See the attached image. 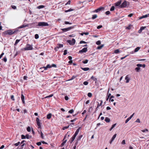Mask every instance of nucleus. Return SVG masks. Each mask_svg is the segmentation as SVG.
<instances>
[{"instance_id": "f257e3e1", "label": "nucleus", "mask_w": 149, "mask_h": 149, "mask_svg": "<svg viewBox=\"0 0 149 149\" xmlns=\"http://www.w3.org/2000/svg\"><path fill=\"white\" fill-rule=\"evenodd\" d=\"M18 27L15 30H14L13 31L10 30H8L5 31L6 34H8L9 35H11L13 34L17 33L18 31Z\"/></svg>"}, {"instance_id": "f03ea898", "label": "nucleus", "mask_w": 149, "mask_h": 149, "mask_svg": "<svg viewBox=\"0 0 149 149\" xmlns=\"http://www.w3.org/2000/svg\"><path fill=\"white\" fill-rule=\"evenodd\" d=\"M80 128V127H79L76 131L75 132V133L72 136V137L70 139V143H72L73 141H74V139H75V138L76 136L78 134L79 130Z\"/></svg>"}, {"instance_id": "7ed1b4c3", "label": "nucleus", "mask_w": 149, "mask_h": 149, "mask_svg": "<svg viewBox=\"0 0 149 149\" xmlns=\"http://www.w3.org/2000/svg\"><path fill=\"white\" fill-rule=\"evenodd\" d=\"M19 42V39L16 40L15 43L14 44L15 49L14 52V56H16L18 54V51L17 50V48L16 46L17 44Z\"/></svg>"}, {"instance_id": "20e7f679", "label": "nucleus", "mask_w": 149, "mask_h": 149, "mask_svg": "<svg viewBox=\"0 0 149 149\" xmlns=\"http://www.w3.org/2000/svg\"><path fill=\"white\" fill-rule=\"evenodd\" d=\"M49 24L47 22H39L38 23V25H37V26L43 27L45 26H47Z\"/></svg>"}, {"instance_id": "39448f33", "label": "nucleus", "mask_w": 149, "mask_h": 149, "mask_svg": "<svg viewBox=\"0 0 149 149\" xmlns=\"http://www.w3.org/2000/svg\"><path fill=\"white\" fill-rule=\"evenodd\" d=\"M25 50H30L33 49V47L32 45L29 44H27L26 47L24 48Z\"/></svg>"}, {"instance_id": "423d86ee", "label": "nucleus", "mask_w": 149, "mask_h": 149, "mask_svg": "<svg viewBox=\"0 0 149 149\" xmlns=\"http://www.w3.org/2000/svg\"><path fill=\"white\" fill-rule=\"evenodd\" d=\"M67 42L70 45H74L75 43V40L74 39L72 38V40H68Z\"/></svg>"}, {"instance_id": "0eeeda50", "label": "nucleus", "mask_w": 149, "mask_h": 149, "mask_svg": "<svg viewBox=\"0 0 149 149\" xmlns=\"http://www.w3.org/2000/svg\"><path fill=\"white\" fill-rule=\"evenodd\" d=\"M72 28L73 27H70L62 29H61L62 30L63 32H65L70 31L71 29H72Z\"/></svg>"}, {"instance_id": "6e6552de", "label": "nucleus", "mask_w": 149, "mask_h": 149, "mask_svg": "<svg viewBox=\"0 0 149 149\" xmlns=\"http://www.w3.org/2000/svg\"><path fill=\"white\" fill-rule=\"evenodd\" d=\"M127 6V3L126 1H124L122 4L120 6V7L121 8L125 7Z\"/></svg>"}, {"instance_id": "1a4fd4ad", "label": "nucleus", "mask_w": 149, "mask_h": 149, "mask_svg": "<svg viewBox=\"0 0 149 149\" xmlns=\"http://www.w3.org/2000/svg\"><path fill=\"white\" fill-rule=\"evenodd\" d=\"M35 24V23L33 22L31 24H24L22 25L21 26H19V28H22L25 27L26 26H28L30 24L34 25V24Z\"/></svg>"}, {"instance_id": "9d476101", "label": "nucleus", "mask_w": 149, "mask_h": 149, "mask_svg": "<svg viewBox=\"0 0 149 149\" xmlns=\"http://www.w3.org/2000/svg\"><path fill=\"white\" fill-rule=\"evenodd\" d=\"M87 51V48L84 47L82 49L80 50L79 51V53H81L84 52H86Z\"/></svg>"}, {"instance_id": "9b49d317", "label": "nucleus", "mask_w": 149, "mask_h": 149, "mask_svg": "<svg viewBox=\"0 0 149 149\" xmlns=\"http://www.w3.org/2000/svg\"><path fill=\"white\" fill-rule=\"evenodd\" d=\"M104 9V7H101L97 9L96 10H95L93 11V12L98 13V12H100V11L102 10L103 9Z\"/></svg>"}, {"instance_id": "f8f14e48", "label": "nucleus", "mask_w": 149, "mask_h": 149, "mask_svg": "<svg viewBox=\"0 0 149 149\" xmlns=\"http://www.w3.org/2000/svg\"><path fill=\"white\" fill-rule=\"evenodd\" d=\"M36 121L37 125V126L39 128L41 126L40 125V120L39 119V118H36Z\"/></svg>"}, {"instance_id": "ddd939ff", "label": "nucleus", "mask_w": 149, "mask_h": 149, "mask_svg": "<svg viewBox=\"0 0 149 149\" xmlns=\"http://www.w3.org/2000/svg\"><path fill=\"white\" fill-rule=\"evenodd\" d=\"M66 135H67L66 134L64 136V138L63 140L64 141L63 143H62L61 144V146H63L67 141V139L65 140V139L66 137Z\"/></svg>"}, {"instance_id": "4468645a", "label": "nucleus", "mask_w": 149, "mask_h": 149, "mask_svg": "<svg viewBox=\"0 0 149 149\" xmlns=\"http://www.w3.org/2000/svg\"><path fill=\"white\" fill-rule=\"evenodd\" d=\"M140 47H137L134 50V51H132L130 52L131 54H133L134 52H137L140 49Z\"/></svg>"}, {"instance_id": "2eb2a0df", "label": "nucleus", "mask_w": 149, "mask_h": 149, "mask_svg": "<svg viewBox=\"0 0 149 149\" xmlns=\"http://www.w3.org/2000/svg\"><path fill=\"white\" fill-rule=\"evenodd\" d=\"M21 98L23 103L25 104V98L24 95L22 94H21Z\"/></svg>"}, {"instance_id": "dca6fc26", "label": "nucleus", "mask_w": 149, "mask_h": 149, "mask_svg": "<svg viewBox=\"0 0 149 149\" xmlns=\"http://www.w3.org/2000/svg\"><path fill=\"white\" fill-rule=\"evenodd\" d=\"M125 79L126 80V83H128L129 82L130 80V78L129 77V75H126L125 77Z\"/></svg>"}, {"instance_id": "f3484780", "label": "nucleus", "mask_w": 149, "mask_h": 149, "mask_svg": "<svg viewBox=\"0 0 149 149\" xmlns=\"http://www.w3.org/2000/svg\"><path fill=\"white\" fill-rule=\"evenodd\" d=\"M121 0L115 3V5L116 6H120V5L121 3Z\"/></svg>"}, {"instance_id": "a211bd4d", "label": "nucleus", "mask_w": 149, "mask_h": 149, "mask_svg": "<svg viewBox=\"0 0 149 149\" xmlns=\"http://www.w3.org/2000/svg\"><path fill=\"white\" fill-rule=\"evenodd\" d=\"M148 17V15L147 14L145 15H143L142 16L140 17L139 18V19H141L143 18H146Z\"/></svg>"}, {"instance_id": "6ab92c4d", "label": "nucleus", "mask_w": 149, "mask_h": 149, "mask_svg": "<svg viewBox=\"0 0 149 149\" xmlns=\"http://www.w3.org/2000/svg\"><path fill=\"white\" fill-rule=\"evenodd\" d=\"M52 115V114L51 113H49L48 114H47V118L48 119H50Z\"/></svg>"}, {"instance_id": "aec40b11", "label": "nucleus", "mask_w": 149, "mask_h": 149, "mask_svg": "<svg viewBox=\"0 0 149 149\" xmlns=\"http://www.w3.org/2000/svg\"><path fill=\"white\" fill-rule=\"evenodd\" d=\"M57 48L59 49L60 48L62 47H63V44H58L57 45Z\"/></svg>"}, {"instance_id": "412c9836", "label": "nucleus", "mask_w": 149, "mask_h": 149, "mask_svg": "<svg viewBox=\"0 0 149 149\" xmlns=\"http://www.w3.org/2000/svg\"><path fill=\"white\" fill-rule=\"evenodd\" d=\"M77 77V75H73L70 79H69L68 81H70L73 80L75 78Z\"/></svg>"}, {"instance_id": "4be33fe9", "label": "nucleus", "mask_w": 149, "mask_h": 149, "mask_svg": "<svg viewBox=\"0 0 149 149\" xmlns=\"http://www.w3.org/2000/svg\"><path fill=\"white\" fill-rule=\"evenodd\" d=\"M81 69L84 71H86L88 70L89 68H81Z\"/></svg>"}, {"instance_id": "5701e85b", "label": "nucleus", "mask_w": 149, "mask_h": 149, "mask_svg": "<svg viewBox=\"0 0 149 149\" xmlns=\"http://www.w3.org/2000/svg\"><path fill=\"white\" fill-rule=\"evenodd\" d=\"M105 121L107 123H109L110 121V119L108 117H106L105 119Z\"/></svg>"}, {"instance_id": "b1692460", "label": "nucleus", "mask_w": 149, "mask_h": 149, "mask_svg": "<svg viewBox=\"0 0 149 149\" xmlns=\"http://www.w3.org/2000/svg\"><path fill=\"white\" fill-rule=\"evenodd\" d=\"M104 45H102L100 46H98L97 48V49H101L102 47H103Z\"/></svg>"}, {"instance_id": "393cba45", "label": "nucleus", "mask_w": 149, "mask_h": 149, "mask_svg": "<svg viewBox=\"0 0 149 149\" xmlns=\"http://www.w3.org/2000/svg\"><path fill=\"white\" fill-rule=\"evenodd\" d=\"M116 136H117V134H115L112 136L111 139L113 141L114 140V139H115V138L116 137Z\"/></svg>"}, {"instance_id": "a878e982", "label": "nucleus", "mask_w": 149, "mask_h": 149, "mask_svg": "<svg viewBox=\"0 0 149 149\" xmlns=\"http://www.w3.org/2000/svg\"><path fill=\"white\" fill-rule=\"evenodd\" d=\"M26 138H27V139H30L31 138V136L27 134L26 135Z\"/></svg>"}, {"instance_id": "bb28decb", "label": "nucleus", "mask_w": 149, "mask_h": 149, "mask_svg": "<svg viewBox=\"0 0 149 149\" xmlns=\"http://www.w3.org/2000/svg\"><path fill=\"white\" fill-rule=\"evenodd\" d=\"M44 7V6L43 5H40L37 7L38 9H40Z\"/></svg>"}, {"instance_id": "cd10ccee", "label": "nucleus", "mask_w": 149, "mask_h": 149, "mask_svg": "<svg viewBox=\"0 0 149 149\" xmlns=\"http://www.w3.org/2000/svg\"><path fill=\"white\" fill-rule=\"evenodd\" d=\"M97 17V15L96 14L94 15H92V18L93 19H94L96 18Z\"/></svg>"}, {"instance_id": "c85d7f7f", "label": "nucleus", "mask_w": 149, "mask_h": 149, "mask_svg": "<svg viewBox=\"0 0 149 149\" xmlns=\"http://www.w3.org/2000/svg\"><path fill=\"white\" fill-rule=\"evenodd\" d=\"M111 93H108V95H107V99H106V100L107 101L108 100L109 97L111 96Z\"/></svg>"}, {"instance_id": "c756f323", "label": "nucleus", "mask_w": 149, "mask_h": 149, "mask_svg": "<svg viewBox=\"0 0 149 149\" xmlns=\"http://www.w3.org/2000/svg\"><path fill=\"white\" fill-rule=\"evenodd\" d=\"M91 79H93V80L94 81H96L97 80V79H96V78H95V77H94L93 76H92L91 77Z\"/></svg>"}, {"instance_id": "7c9ffc66", "label": "nucleus", "mask_w": 149, "mask_h": 149, "mask_svg": "<svg viewBox=\"0 0 149 149\" xmlns=\"http://www.w3.org/2000/svg\"><path fill=\"white\" fill-rule=\"evenodd\" d=\"M88 61V60L87 59L85 60V61H83L82 62L84 64L87 63Z\"/></svg>"}, {"instance_id": "2f4dec72", "label": "nucleus", "mask_w": 149, "mask_h": 149, "mask_svg": "<svg viewBox=\"0 0 149 149\" xmlns=\"http://www.w3.org/2000/svg\"><path fill=\"white\" fill-rule=\"evenodd\" d=\"M73 10L71 8H70L68 10H66L65 11V13H67V12H70V11H72Z\"/></svg>"}, {"instance_id": "473e14b6", "label": "nucleus", "mask_w": 149, "mask_h": 149, "mask_svg": "<svg viewBox=\"0 0 149 149\" xmlns=\"http://www.w3.org/2000/svg\"><path fill=\"white\" fill-rule=\"evenodd\" d=\"M120 52V51L118 49H117L114 51V53L116 54H118Z\"/></svg>"}, {"instance_id": "72a5a7b5", "label": "nucleus", "mask_w": 149, "mask_h": 149, "mask_svg": "<svg viewBox=\"0 0 149 149\" xmlns=\"http://www.w3.org/2000/svg\"><path fill=\"white\" fill-rule=\"evenodd\" d=\"M64 23H65V24H69L71 25L72 24V23L70 22H67V21L65 22Z\"/></svg>"}, {"instance_id": "f704fd0d", "label": "nucleus", "mask_w": 149, "mask_h": 149, "mask_svg": "<svg viewBox=\"0 0 149 149\" xmlns=\"http://www.w3.org/2000/svg\"><path fill=\"white\" fill-rule=\"evenodd\" d=\"M87 95L89 97H91L92 96V94L91 93H88Z\"/></svg>"}, {"instance_id": "c9c22d12", "label": "nucleus", "mask_w": 149, "mask_h": 149, "mask_svg": "<svg viewBox=\"0 0 149 149\" xmlns=\"http://www.w3.org/2000/svg\"><path fill=\"white\" fill-rule=\"evenodd\" d=\"M83 136L82 135H80V136H79L77 138V140L79 141L80 140L81 138Z\"/></svg>"}, {"instance_id": "e433bc0d", "label": "nucleus", "mask_w": 149, "mask_h": 149, "mask_svg": "<svg viewBox=\"0 0 149 149\" xmlns=\"http://www.w3.org/2000/svg\"><path fill=\"white\" fill-rule=\"evenodd\" d=\"M96 44L98 45H100L101 44V41L98 40L96 42Z\"/></svg>"}, {"instance_id": "4c0bfd02", "label": "nucleus", "mask_w": 149, "mask_h": 149, "mask_svg": "<svg viewBox=\"0 0 149 149\" xmlns=\"http://www.w3.org/2000/svg\"><path fill=\"white\" fill-rule=\"evenodd\" d=\"M69 127V126H65L63 127L62 129L63 130H64L68 128Z\"/></svg>"}, {"instance_id": "58836bf2", "label": "nucleus", "mask_w": 149, "mask_h": 149, "mask_svg": "<svg viewBox=\"0 0 149 149\" xmlns=\"http://www.w3.org/2000/svg\"><path fill=\"white\" fill-rule=\"evenodd\" d=\"M140 69V68L139 67H136L135 68V70L137 72L139 71V70Z\"/></svg>"}, {"instance_id": "ea45409f", "label": "nucleus", "mask_w": 149, "mask_h": 149, "mask_svg": "<svg viewBox=\"0 0 149 149\" xmlns=\"http://www.w3.org/2000/svg\"><path fill=\"white\" fill-rule=\"evenodd\" d=\"M74 112V110L73 109H72L71 110H70L68 111V113H72Z\"/></svg>"}, {"instance_id": "a19ab883", "label": "nucleus", "mask_w": 149, "mask_h": 149, "mask_svg": "<svg viewBox=\"0 0 149 149\" xmlns=\"http://www.w3.org/2000/svg\"><path fill=\"white\" fill-rule=\"evenodd\" d=\"M39 36L38 34H36L35 36V38L36 39H38L39 38Z\"/></svg>"}, {"instance_id": "79ce46f5", "label": "nucleus", "mask_w": 149, "mask_h": 149, "mask_svg": "<svg viewBox=\"0 0 149 149\" xmlns=\"http://www.w3.org/2000/svg\"><path fill=\"white\" fill-rule=\"evenodd\" d=\"M114 9H115L114 7V6H112L110 8V10L111 11H113L114 10Z\"/></svg>"}, {"instance_id": "37998d69", "label": "nucleus", "mask_w": 149, "mask_h": 149, "mask_svg": "<svg viewBox=\"0 0 149 149\" xmlns=\"http://www.w3.org/2000/svg\"><path fill=\"white\" fill-rule=\"evenodd\" d=\"M131 119H130V118L129 117L126 120H125V123H127L128 121H129Z\"/></svg>"}, {"instance_id": "c03bdc74", "label": "nucleus", "mask_w": 149, "mask_h": 149, "mask_svg": "<svg viewBox=\"0 0 149 149\" xmlns=\"http://www.w3.org/2000/svg\"><path fill=\"white\" fill-rule=\"evenodd\" d=\"M27 131H28L29 132H30L31 131V129L30 127H28L27 128Z\"/></svg>"}, {"instance_id": "a18cd8bd", "label": "nucleus", "mask_w": 149, "mask_h": 149, "mask_svg": "<svg viewBox=\"0 0 149 149\" xmlns=\"http://www.w3.org/2000/svg\"><path fill=\"white\" fill-rule=\"evenodd\" d=\"M67 50L66 49H65L64 50L63 55H66L67 54Z\"/></svg>"}, {"instance_id": "49530a36", "label": "nucleus", "mask_w": 149, "mask_h": 149, "mask_svg": "<svg viewBox=\"0 0 149 149\" xmlns=\"http://www.w3.org/2000/svg\"><path fill=\"white\" fill-rule=\"evenodd\" d=\"M21 138L22 139H25L26 138V136L24 135H21Z\"/></svg>"}, {"instance_id": "de8ad7c7", "label": "nucleus", "mask_w": 149, "mask_h": 149, "mask_svg": "<svg viewBox=\"0 0 149 149\" xmlns=\"http://www.w3.org/2000/svg\"><path fill=\"white\" fill-rule=\"evenodd\" d=\"M141 131L143 132H148V130L147 129H145V130H141Z\"/></svg>"}, {"instance_id": "09e8293b", "label": "nucleus", "mask_w": 149, "mask_h": 149, "mask_svg": "<svg viewBox=\"0 0 149 149\" xmlns=\"http://www.w3.org/2000/svg\"><path fill=\"white\" fill-rule=\"evenodd\" d=\"M88 83V82L86 81H84L83 82V84L85 85H87Z\"/></svg>"}, {"instance_id": "8fccbe9b", "label": "nucleus", "mask_w": 149, "mask_h": 149, "mask_svg": "<svg viewBox=\"0 0 149 149\" xmlns=\"http://www.w3.org/2000/svg\"><path fill=\"white\" fill-rule=\"evenodd\" d=\"M40 135L42 139H44V136H43V134L42 133V131H41L40 132Z\"/></svg>"}, {"instance_id": "3c124183", "label": "nucleus", "mask_w": 149, "mask_h": 149, "mask_svg": "<svg viewBox=\"0 0 149 149\" xmlns=\"http://www.w3.org/2000/svg\"><path fill=\"white\" fill-rule=\"evenodd\" d=\"M42 68H44V70H47V69L46 66V67H43L40 68V69H42Z\"/></svg>"}, {"instance_id": "603ef678", "label": "nucleus", "mask_w": 149, "mask_h": 149, "mask_svg": "<svg viewBox=\"0 0 149 149\" xmlns=\"http://www.w3.org/2000/svg\"><path fill=\"white\" fill-rule=\"evenodd\" d=\"M2 59L5 62L7 61V59L6 58V57H4L3 59Z\"/></svg>"}, {"instance_id": "864d4df0", "label": "nucleus", "mask_w": 149, "mask_h": 149, "mask_svg": "<svg viewBox=\"0 0 149 149\" xmlns=\"http://www.w3.org/2000/svg\"><path fill=\"white\" fill-rule=\"evenodd\" d=\"M110 13V12L109 11H107L105 12V14L106 15H109Z\"/></svg>"}, {"instance_id": "5fc2aeb1", "label": "nucleus", "mask_w": 149, "mask_h": 149, "mask_svg": "<svg viewBox=\"0 0 149 149\" xmlns=\"http://www.w3.org/2000/svg\"><path fill=\"white\" fill-rule=\"evenodd\" d=\"M46 66L47 68H52L51 66L49 64L47 65Z\"/></svg>"}, {"instance_id": "6e6d98bb", "label": "nucleus", "mask_w": 149, "mask_h": 149, "mask_svg": "<svg viewBox=\"0 0 149 149\" xmlns=\"http://www.w3.org/2000/svg\"><path fill=\"white\" fill-rule=\"evenodd\" d=\"M36 144L38 146H39L41 144V142H38L36 143Z\"/></svg>"}, {"instance_id": "4d7b16f0", "label": "nucleus", "mask_w": 149, "mask_h": 149, "mask_svg": "<svg viewBox=\"0 0 149 149\" xmlns=\"http://www.w3.org/2000/svg\"><path fill=\"white\" fill-rule=\"evenodd\" d=\"M135 122L138 123H140V119L139 118L137 119L136 120Z\"/></svg>"}, {"instance_id": "13d9d810", "label": "nucleus", "mask_w": 149, "mask_h": 149, "mask_svg": "<svg viewBox=\"0 0 149 149\" xmlns=\"http://www.w3.org/2000/svg\"><path fill=\"white\" fill-rule=\"evenodd\" d=\"M11 99L13 100H14V96L13 95H12L11 96Z\"/></svg>"}, {"instance_id": "bf43d9fd", "label": "nucleus", "mask_w": 149, "mask_h": 149, "mask_svg": "<svg viewBox=\"0 0 149 149\" xmlns=\"http://www.w3.org/2000/svg\"><path fill=\"white\" fill-rule=\"evenodd\" d=\"M86 42L84 41H81L79 42V44H82V43H86Z\"/></svg>"}, {"instance_id": "052dcab7", "label": "nucleus", "mask_w": 149, "mask_h": 149, "mask_svg": "<svg viewBox=\"0 0 149 149\" xmlns=\"http://www.w3.org/2000/svg\"><path fill=\"white\" fill-rule=\"evenodd\" d=\"M121 143L123 145H124L125 144V140H123L122 141Z\"/></svg>"}, {"instance_id": "680f3d73", "label": "nucleus", "mask_w": 149, "mask_h": 149, "mask_svg": "<svg viewBox=\"0 0 149 149\" xmlns=\"http://www.w3.org/2000/svg\"><path fill=\"white\" fill-rule=\"evenodd\" d=\"M146 28V27L145 26H142V27H141V28H140V29L141 30H143L144 29H145Z\"/></svg>"}, {"instance_id": "e2e57ef3", "label": "nucleus", "mask_w": 149, "mask_h": 149, "mask_svg": "<svg viewBox=\"0 0 149 149\" xmlns=\"http://www.w3.org/2000/svg\"><path fill=\"white\" fill-rule=\"evenodd\" d=\"M25 145V143H22V144H21V147L20 148V149H22L23 148V146H24Z\"/></svg>"}, {"instance_id": "0e129e2a", "label": "nucleus", "mask_w": 149, "mask_h": 149, "mask_svg": "<svg viewBox=\"0 0 149 149\" xmlns=\"http://www.w3.org/2000/svg\"><path fill=\"white\" fill-rule=\"evenodd\" d=\"M136 66L138 67H141L142 66V65L141 64H137Z\"/></svg>"}, {"instance_id": "69168bd1", "label": "nucleus", "mask_w": 149, "mask_h": 149, "mask_svg": "<svg viewBox=\"0 0 149 149\" xmlns=\"http://www.w3.org/2000/svg\"><path fill=\"white\" fill-rule=\"evenodd\" d=\"M68 97L67 96H66L65 97V99L66 100H68Z\"/></svg>"}, {"instance_id": "338daca9", "label": "nucleus", "mask_w": 149, "mask_h": 149, "mask_svg": "<svg viewBox=\"0 0 149 149\" xmlns=\"http://www.w3.org/2000/svg\"><path fill=\"white\" fill-rule=\"evenodd\" d=\"M102 27V25H99L97 26V29H99L101 28Z\"/></svg>"}, {"instance_id": "774afa93", "label": "nucleus", "mask_w": 149, "mask_h": 149, "mask_svg": "<svg viewBox=\"0 0 149 149\" xmlns=\"http://www.w3.org/2000/svg\"><path fill=\"white\" fill-rule=\"evenodd\" d=\"M70 2L71 1L70 0L68 1V2H67V3L65 4V5H66L67 4H70Z\"/></svg>"}]
</instances>
